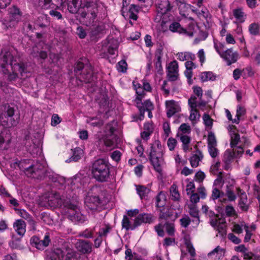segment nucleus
Segmentation results:
<instances>
[{
    "instance_id": "f257e3e1",
    "label": "nucleus",
    "mask_w": 260,
    "mask_h": 260,
    "mask_svg": "<svg viewBox=\"0 0 260 260\" xmlns=\"http://www.w3.org/2000/svg\"><path fill=\"white\" fill-rule=\"evenodd\" d=\"M9 64L11 66L12 71L8 76L10 81H14L17 78L22 77L23 74L26 73V67L24 63L18 62L16 57H14L11 52H7L0 59V71L5 74H8L7 68Z\"/></svg>"
},
{
    "instance_id": "f03ea898",
    "label": "nucleus",
    "mask_w": 260,
    "mask_h": 260,
    "mask_svg": "<svg viewBox=\"0 0 260 260\" xmlns=\"http://www.w3.org/2000/svg\"><path fill=\"white\" fill-rule=\"evenodd\" d=\"M164 149L160 141H155L151 146L149 159L154 170L159 174L162 171L161 165L164 162Z\"/></svg>"
},
{
    "instance_id": "7ed1b4c3",
    "label": "nucleus",
    "mask_w": 260,
    "mask_h": 260,
    "mask_svg": "<svg viewBox=\"0 0 260 260\" xmlns=\"http://www.w3.org/2000/svg\"><path fill=\"white\" fill-rule=\"evenodd\" d=\"M93 177L99 182H105L109 177L110 169L108 161L100 158L96 160L92 166Z\"/></svg>"
},
{
    "instance_id": "20e7f679",
    "label": "nucleus",
    "mask_w": 260,
    "mask_h": 260,
    "mask_svg": "<svg viewBox=\"0 0 260 260\" xmlns=\"http://www.w3.org/2000/svg\"><path fill=\"white\" fill-rule=\"evenodd\" d=\"M74 71L77 78L81 82L89 83L93 80V68L90 64L85 65L79 61L76 63Z\"/></svg>"
},
{
    "instance_id": "39448f33",
    "label": "nucleus",
    "mask_w": 260,
    "mask_h": 260,
    "mask_svg": "<svg viewBox=\"0 0 260 260\" xmlns=\"http://www.w3.org/2000/svg\"><path fill=\"white\" fill-rule=\"evenodd\" d=\"M64 260H81L78 254L74 249H66V254L60 249H56L50 256V260H58L63 257Z\"/></svg>"
},
{
    "instance_id": "423d86ee",
    "label": "nucleus",
    "mask_w": 260,
    "mask_h": 260,
    "mask_svg": "<svg viewBox=\"0 0 260 260\" xmlns=\"http://www.w3.org/2000/svg\"><path fill=\"white\" fill-rule=\"evenodd\" d=\"M30 161V159H23L20 161L16 160L11 164V166L14 168H19L23 171L28 177H34V173L35 171H34L33 168L35 166Z\"/></svg>"
},
{
    "instance_id": "0eeeda50",
    "label": "nucleus",
    "mask_w": 260,
    "mask_h": 260,
    "mask_svg": "<svg viewBox=\"0 0 260 260\" xmlns=\"http://www.w3.org/2000/svg\"><path fill=\"white\" fill-rule=\"evenodd\" d=\"M136 107L139 109L140 112L138 117L139 120L141 121L144 119L145 111L148 112L149 118H152V111L154 109V106L150 100H145L143 103H140L139 102V103H137V106Z\"/></svg>"
},
{
    "instance_id": "6e6552de",
    "label": "nucleus",
    "mask_w": 260,
    "mask_h": 260,
    "mask_svg": "<svg viewBox=\"0 0 260 260\" xmlns=\"http://www.w3.org/2000/svg\"><path fill=\"white\" fill-rule=\"evenodd\" d=\"M179 139L182 143V149L184 152H190L193 149L195 150L199 149V142L192 141V139L190 136H180Z\"/></svg>"
},
{
    "instance_id": "1a4fd4ad",
    "label": "nucleus",
    "mask_w": 260,
    "mask_h": 260,
    "mask_svg": "<svg viewBox=\"0 0 260 260\" xmlns=\"http://www.w3.org/2000/svg\"><path fill=\"white\" fill-rule=\"evenodd\" d=\"M9 20L7 24L10 27H15L21 20L22 13L16 6L9 9Z\"/></svg>"
},
{
    "instance_id": "9d476101",
    "label": "nucleus",
    "mask_w": 260,
    "mask_h": 260,
    "mask_svg": "<svg viewBox=\"0 0 260 260\" xmlns=\"http://www.w3.org/2000/svg\"><path fill=\"white\" fill-rule=\"evenodd\" d=\"M179 66L176 60L171 61L167 67V76L170 81H176L179 77Z\"/></svg>"
},
{
    "instance_id": "9b49d317",
    "label": "nucleus",
    "mask_w": 260,
    "mask_h": 260,
    "mask_svg": "<svg viewBox=\"0 0 260 260\" xmlns=\"http://www.w3.org/2000/svg\"><path fill=\"white\" fill-rule=\"evenodd\" d=\"M69 218L73 222L83 223L87 220L86 216L81 213L80 210L76 206H74L68 211Z\"/></svg>"
},
{
    "instance_id": "f8f14e48",
    "label": "nucleus",
    "mask_w": 260,
    "mask_h": 260,
    "mask_svg": "<svg viewBox=\"0 0 260 260\" xmlns=\"http://www.w3.org/2000/svg\"><path fill=\"white\" fill-rule=\"evenodd\" d=\"M84 203L87 209L93 211L99 209L101 201L98 196H93L88 193L85 198Z\"/></svg>"
},
{
    "instance_id": "ddd939ff",
    "label": "nucleus",
    "mask_w": 260,
    "mask_h": 260,
    "mask_svg": "<svg viewBox=\"0 0 260 260\" xmlns=\"http://www.w3.org/2000/svg\"><path fill=\"white\" fill-rule=\"evenodd\" d=\"M165 107L168 118H171L175 114L181 111V107L178 102L173 100L166 101Z\"/></svg>"
},
{
    "instance_id": "4468645a",
    "label": "nucleus",
    "mask_w": 260,
    "mask_h": 260,
    "mask_svg": "<svg viewBox=\"0 0 260 260\" xmlns=\"http://www.w3.org/2000/svg\"><path fill=\"white\" fill-rule=\"evenodd\" d=\"M85 6L87 9V13H82V17H86L87 16L90 19V23L93 22L97 17L98 12V5L93 2H88L86 3Z\"/></svg>"
},
{
    "instance_id": "2eb2a0df",
    "label": "nucleus",
    "mask_w": 260,
    "mask_h": 260,
    "mask_svg": "<svg viewBox=\"0 0 260 260\" xmlns=\"http://www.w3.org/2000/svg\"><path fill=\"white\" fill-rule=\"evenodd\" d=\"M220 56L226 62L228 66H230L237 61L239 54L237 52L234 51L232 48H230L222 53Z\"/></svg>"
},
{
    "instance_id": "dca6fc26",
    "label": "nucleus",
    "mask_w": 260,
    "mask_h": 260,
    "mask_svg": "<svg viewBox=\"0 0 260 260\" xmlns=\"http://www.w3.org/2000/svg\"><path fill=\"white\" fill-rule=\"evenodd\" d=\"M77 250L82 254H89L92 250V243L86 240L79 239L75 244Z\"/></svg>"
},
{
    "instance_id": "f3484780",
    "label": "nucleus",
    "mask_w": 260,
    "mask_h": 260,
    "mask_svg": "<svg viewBox=\"0 0 260 260\" xmlns=\"http://www.w3.org/2000/svg\"><path fill=\"white\" fill-rule=\"evenodd\" d=\"M211 225L218 232L221 237L226 235V225L224 219L218 218V220L211 219Z\"/></svg>"
},
{
    "instance_id": "a211bd4d",
    "label": "nucleus",
    "mask_w": 260,
    "mask_h": 260,
    "mask_svg": "<svg viewBox=\"0 0 260 260\" xmlns=\"http://www.w3.org/2000/svg\"><path fill=\"white\" fill-rule=\"evenodd\" d=\"M228 131L231 137L230 146L231 148H234L239 142H241L240 136L235 125H230L228 127Z\"/></svg>"
},
{
    "instance_id": "6ab92c4d",
    "label": "nucleus",
    "mask_w": 260,
    "mask_h": 260,
    "mask_svg": "<svg viewBox=\"0 0 260 260\" xmlns=\"http://www.w3.org/2000/svg\"><path fill=\"white\" fill-rule=\"evenodd\" d=\"M105 24L103 22L99 23L97 25H93L90 28L89 36L92 39L99 38L101 35L105 33Z\"/></svg>"
},
{
    "instance_id": "aec40b11",
    "label": "nucleus",
    "mask_w": 260,
    "mask_h": 260,
    "mask_svg": "<svg viewBox=\"0 0 260 260\" xmlns=\"http://www.w3.org/2000/svg\"><path fill=\"white\" fill-rule=\"evenodd\" d=\"M237 196L239 198V206L242 211H246L248 209L247 197L245 192L240 187L236 188Z\"/></svg>"
},
{
    "instance_id": "412c9836",
    "label": "nucleus",
    "mask_w": 260,
    "mask_h": 260,
    "mask_svg": "<svg viewBox=\"0 0 260 260\" xmlns=\"http://www.w3.org/2000/svg\"><path fill=\"white\" fill-rule=\"evenodd\" d=\"M156 6L158 12L161 15L171 11L173 8L169 0H157Z\"/></svg>"
},
{
    "instance_id": "4be33fe9",
    "label": "nucleus",
    "mask_w": 260,
    "mask_h": 260,
    "mask_svg": "<svg viewBox=\"0 0 260 260\" xmlns=\"http://www.w3.org/2000/svg\"><path fill=\"white\" fill-rule=\"evenodd\" d=\"M155 217L151 213L139 214L136 218L137 224L139 226L142 223L151 224L155 220Z\"/></svg>"
},
{
    "instance_id": "5701e85b",
    "label": "nucleus",
    "mask_w": 260,
    "mask_h": 260,
    "mask_svg": "<svg viewBox=\"0 0 260 260\" xmlns=\"http://www.w3.org/2000/svg\"><path fill=\"white\" fill-rule=\"evenodd\" d=\"M143 128L144 131L141 133V137L143 140L147 141L153 133L154 125L152 121L146 122L144 124Z\"/></svg>"
},
{
    "instance_id": "b1692460",
    "label": "nucleus",
    "mask_w": 260,
    "mask_h": 260,
    "mask_svg": "<svg viewBox=\"0 0 260 260\" xmlns=\"http://www.w3.org/2000/svg\"><path fill=\"white\" fill-rule=\"evenodd\" d=\"M204 155L202 152L198 149L192 154L189 159L191 166L192 168H197L200 165V162L203 159Z\"/></svg>"
},
{
    "instance_id": "393cba45",
    "label": "nucleus",
    "mask_w": 260,
    "mask_h": 260,
    "mask_svg": "<svg viewBox=\"0 0 260 260\" xmlns=\"http://www.w3.org/2000/svg\"><path fill=\"white\" fill-rule=\"evenodd\" d=\"M13 228L17 234L22 237L26 232V224L22 219H17L13 223Z\"/></svg>"
},
{
    "instance_id": "a878e982",
    "label": "nucleus",
    "mask_w": 260,
    "mask_h": 260,
    "mask_svg": "<svg viewBox=\"0 0 260 260\" xmlns=\"http://www.w3.org/2000/svg\"><path fill=\"white\" fill-rule=\"evenodd\" d=\"M233 15L236 22L239 23H242L245 22L247 15L244 12L243 8L238 7L233 10Z\"/></svg>"
},
{
    "instance_id": "bb28decb",
    "label": "nucleus",
    "mask_w": 260,
    "mask_h": 260,
    "mask_svg": "<svg viewBox=\"0 0 260 260\" xmlns=\"http://www.w3.org/2000/svg\"><path fill=\"white\" fill-rule=\"evenodd\" d=\"M117 135H103L101 140L107 147L114 148L116 143Z\"/></svg>"
},
{
    "instance_id": "cd10ccee",
    "label": "nucleus",
    "mask_w": 260,
    "mask_h": 260,
    "mask_svg": "<svg viewBox=\"0 0 260 260\" xmlns=\"http://www.w3.org/2000/svg\"><path fill=\"white\" fill-rule=\"evenodd\" d=\"M135 89L136 91V94L137 95V97L135 99V103L136 104V106H137V103L139 102L140 103H143L142 102V99L145 95V90L142 86V85L139 83H136L135 82L133 83Z\"/></svg>"
},
{
    "instance_id": "c85d7f7f",
    "label": "nucleus",
    "mask_w": 260,
    "mask_h": 260,
    "mask_svg": "<svg viewBox=\"0 0 260 260\" xmlns=\"http://www.w3.org/2000/svg\"><path fill=\"white\" fill-rule=\"evenodd\" d=\"M15 113V110L14 108L8 106L7 111L5 112V117H7V123L8 126H15L17 124L18 121L15 120L13 116Z\"/></svg>"
},
{
    "instance_id": "c756f323",
    "label": "nucleus",
    "mask_w": 260,
    "mask_h": 260,
    "mask_svg": "<svg viewBox=\"0 0 260 260\" xmlns=\"http://www.w3.org/2000/svg\"><path fill=\"white\" fill-rule=\"evenodd\" d=\"M158 210L159 220H167L173 215V211L167 206L159 208Z\"/></svg>"
},
{
    "instance_id": "7c9ffc66",
    "label": "nucleus",
    "mask_w": 260,
    "mask_h": 260,
    "mask_svg": "<svg viewBox=\"0 0 260 260\" xmlns=\"http://www.w3.org/2000/svg\"><path fill=\"white\" fill-rule=\"evenodd\" d=\"M122 227L126 231L134 230L138 226L137 224L136 218L134 220V223L132 224L129 218L126 215H124L121 222Z\"/></svg>"
},
{
    "instance_id": "2f4dec72",
    "label": "nucleus",
    "mask_w": 260,
    "mask_h": 260,
    "mask_svg": "<svg viewBox=\"0 0 260 260\" xmlns=\"http://www.w3.org/2000/svg\"><path fill=\"white\" fill-rule=\"evenodd\" d=\"M14 210L20 217L27 220L30 225L33 226L35 225V221L27 212L23 209H19L16 208H14Z\"/></svg>"
},
{
    "instance_id": "473e14b6",
    "label": "nucleus",
    "mask_w": 260,
    "mask_h": 260,
    "mask_svg": "<svg viewBox=\"0 0 260 260\" xmlns=\"http://www.w3.org/2000/svg\"><path fill=\"white\" fill-rule=\"evenodd\" d=\"M156 207L157 209L165 207L166 203V196L164 191H160L155 198Z\"/></svg>"
},
{
    "instance_id": "72a5a7b5",
    "label": "nucleus",
    "mask_w": 260,
    "mask_h": 260,
    "mask_svg": "<svg viewBox=\"0 0 260 260\" xmlns=\"http://www.w3.org/2000/svg\"><path fill=\"white\" fill-rule=\"evenodd\" d=\"M140 7L136 5H131L129 8V18L136 21L138 19V14L140 11Z\"/></svg>"
},
{
    "instance_id": "f704fd0d",
    "label": "nucleus",
    "mask_w": 260,
    "mask_h": 260,
    "mask_svg": "<svg viewBox=\"0 0 260 260\" xmlns=\"http://www.w3.org/2000/svg\"><path fill=\"white\" fill-rule=\"evenodd\" d=\"M177 7L178 8L179 14L182 17L187 18L189 10L191 8V6L187 3H184L180 4V5Z\"/></svg>"
},
{
    "instance_id": "c9c22d12",
    "label": "nucleus",
    "mask_w": 260,
    "mask_h": 260,
    "mask_svg": "<svg viewBox=\"0 0 260 260\" xmlns=\"http://www.w3.org/2000/svg\"><path fill=\"white\" fill-rule=\"evenodd\" d=\"M116 129L117 123L114 121H111L106 125L104 135H116L114 133L116 131Z\"/></svg>"
},
{
    "instance_id": "e433bc0d",
    "label": "nucleus",
    "mask_w": 260,
    "mask_h": 260,
    "mask_svg": "<svg viewBox=\"0 0 260 260\" xmlns=\"http://www.w3.org/2000/svg\"><path fill=\"white\" fill-rule=\"evenodd\" d=\"M170 197L172 200L174 201H178L180 199V195L177 186L173 184L170 188Z\"/></svg>"
},
{
    "instance_id": "4c0bfd02",
    "label": "nucleus",
    "mask_w": 260,
    "mask_h": 260,
    "mask_svg": "<svg viewBox=\"0 0 260 260\" xmlns=\"http://www.w3.org/2000/svg\"><path fill=\"white\" fill-rule=\"evenodd\" d=\"M136 186L137 192L141 199L147 197L150 192V189L148 187L141 185H137Z\"/></svg>"
},
{
    "instance_id": "58836bf2",
    "label": "nucleus",
    "mask_w": 260,
    "mask_h": 260,
    "mask_svg": "<svg viewBox=\"0 0 260 260\" xmlns=\"http://www.w3.org/2000/svg\"><path fill=\"white\" fill-rule=\"evenodd\" d=\"M191 133V127L189 125L186 123H182L179 127L178 136L180 137L181 136H189Z\"/></svg>"
},
{
    "instance_id": "ea45409f",
    "label": "nucleus",
    "mask_w": 260,
    "mask_h": 260,
    "mask_svg": "<svg viewBox=\"0 0 260 260\" xmlns=\"http://www.w3.org/2000/svg\"><path fill=\"white\" fill-rule=\"evenodd\" d=\"M190 115L189 119L191 121L192 124L196 123L200 119V114L197 108H190Z\"/></svg>"
},
{
    "instance_id": "a19ab883",
    "label": "nucleus",
    "mask_w": 260,
    "mask_h": 260,
    "mask_svg": "<svg viewBox=\"0 0 260 260\" xmlns=\"http://www.w3.org/2000/svg\"><path fill=\"white\" fill-rule=\"evenodd\" d=\"M224 250L219 246H217L214 249L208 254L209 257L215 255V259H220L224 256Z\"/></svg>"
},
{
    "instance_id": "79ce46f5",
    "label": "nucleus",
    "mask_w": 260,
    "mask_h": 260,
    "mask_svg": "<svg viewBox=\"0 0 260 260\" xmlns=\"http://www.w3.org/2000/svg\"><path fill=\"white\" fill-rule=\"evenodd\" d=\"M80 7L79 0H72L69 1L68 4V9L69 12L75 14L78 11Z\"/></svg>"
},
{
    "instance_id": "37998d69",
    "label": "nucleus",
    "mask_w": 260,
    "mask_h": 260,
    "mask_svg": "<svg viewBox=\"0 0 260 260\" xmlns=\"http://www.w3.org/2000/svg\"><path fill=\"white\" fill-rule=\"evenodd\" d=\"M169 30L172 32H177L180 34H185L186 30L181 27L177 22H172L169 26Z\"/></svg>"
},
{
    "instance_id": "c03bdc74",
    "label": "nucleus",
    "mask_w": 260,
    "mask_h": 260,
    "mask_svg": "<svg viewBox=\"0 0 260 260\" xmlns=\"http://www.w3.org/2000/svg\"><path fill=\"white\" fill-rule=\"evenodd\" d=\"M177 58L180 61H185L190 59L193 60L196 56L190 52H179L177 54Z\"/></svg>"
},
{
    "instance_id": "a18cd8bd",
    "label": "nucleus",
    "mask_w": 260,
    "mask_h": 260,
    "mask_svg": "<svg viewBox=\"0 0 260 260\" xmlns=\"http://www.w3.org/2000/svg\"><path fill=\"white\" fill-rule=\"evenodd\" d=\"M95 230V227L93 228H87L85 230L80 232L78 236L83 237L86 239H90L93 237L94 232Z\"/></svg>"
},
{
    "instance_id": "49530a36",
    "label": "nucleus",
    "mask_w": 260,
    "mask_h": 260,
    "mask_svg": "<svg viewBox=\"0 0 260 260\" xmlns=\"http://www.w3.org/2000/svg\"><path fill=\"white\" fill-rule=\"evenodd\" d=\"M235 157V152L230 149L226 150L223 155V161L225 164H230Z\"/></svg>"
},
{
    "instance_id": "de8ad7c7",
    "label": "nucleus",
    "mask_w": 260,
    "mask_h": 260,
    "mask_svg": "<svg viewBox=\"0 0 260 260\" xmlns=\"http://www.w3.org/2000/svg\"><path fill=\"white\" fill-rule=\"evenodd\" d=\"M39 6L44 10L53 9L55 7L52 0H39Z\"/></svg>"
},
{
    "instance_id": "09e8293b",
    "label": "nucleus",
    "mask_w": 260,
    "mask_h": 260,
    "mask_svg": "<svg viewBox=\"0 0 260 260\" xmlns=\"http://www.w3.org/2000/svg\"><path fill=\"white\" fill-rule=\"evenodd\" d=\"M245 112L246 110L244 107L240 105L238 106L236 110V118L233 119V123L238 124L241 117L245 115Z\"/></svg>"
},
{
    "instance_id": "8fccbe9b",
    "label": "nucleus",
    "mask_w": 260,
    "mask_h": 260,
    "mask_svg": "<svg viewBox=\"0 0 260 260\" xmlns=\"http://www.w3.org/2000/svg\"><path fill=\"white\" fill-rule=\"evenodd\" d=\"M248 30L250 34L253 36L259 35L260 25L258 23H252L249 25Z\"/></svg>"
},
{
    "instance_id": "3c124183",
    "label": "nucleus",
    "mask_w": 260,
    "mask_h": 260,
    "mask_svg": "<svg viewBox=\"0 0 260 260\" xmlns=\"http://www.w3.org/2000/svg\"><path fill=\"white\" fill-rule=\"evenodd\" d=\"M247 224L244 222H241L240 223H234L232 228V231L237 234H240L243 233V229L245 228Z\"/></svg>"
},
{
    "instance_id": "603ef678",
    "label": "nucleus",
    "mask_w": 260,
    "mask_h": 260,
    "mask_svg": "<svg viewBox=\"0 0 260 260\" xmlns=\"http://www.w3.org/2000/svg\"><path fill=\"white\" fill-rule=\"evenodd\" d=\"M50 240L48 235H45L43 240H40L38 242L36 248L39 250L44 249V248L48 246Z\"/></svg>"
},
{
    "instance_id": "864d4df0",
    "label": "nucleus",
    "mask_w": 260,
    "mask_h": 260,
    "mask_svg": "<svg viewBox=\"0 0 260 260\" xmlns=\"http://www.w3.org/2000/svg\"><path fill=\"white\" fill-rule=\"evenodd\" d=\"M214 47L216 50V51L218 53V54L220 56L222 53L224 52V49L225 48V45L223 43L219 42L218 40L216 39H214Z\"/></svg>"
},
{
    "instance_id": "5fc2aeb1",
    "label": "nucleus",
    "mask_w": 260,
    "mask_h": 260,
    "mask_svg": "<svg viewBox=\"0 0 260 260\" xmlns=\"http://www.w3.org/2000/svg\"><path fill=\"white\" fill-rule=\"evenodd\" d=\"M165 227L168 235L170 236H173L175 234V224L173 222H166Z\"/></svg>"
},
{
    "instance_id": "6e6d98bb",
    "label": "nucleus",
    "mask_w": 260,
    "mask_h": 260,
    "mask_svg": "<svg viewBox=\"0 0 260 260\" xmlns=\"http://www.w3.org/2000/svg\"><path fill=\"white\" fill-rule=\"evenodd\" d=\"M201 78L202 81L205 82L208 80H214L216 76L211 72H205L202 73Z\"/></svg>"
},
{
    "instance_id": "4d7b16f0",
    "label": "nucleus",
    "mask_w": 260,
    "mask_h": 260,
    "mask_svg": "<svg viewBox=\"0 0 260 260\" xmlns=\"http://www.w3.org/2000/svg\"><path fill=\"white\" fill-rule=\"evenodd\" d=\"M82 155V150H76L74 151V154L71 158L66 160L67 162H70L71 161H77L81 159Z\"/></svg>"
},
{
    "instance_id": "13d9d810",
    "label": "nucleus",
    "mask_w": 260,
    "mask_h": 260,
    "mask_svg": "<svg viewBox=\"0 0 260 260\" xmlns=\"http://www.w3.org/2000/svg\"><path fill=\"white\" fill-rule=\"evenodd\" d=\"M59 195L57 194H52L51 197H49L48 200V204L51 206H56L59 203Z\"/></svg>"
},
{
    "instance_id": "bf43d9fd",
    "label": "nucleus",
    "mask_w": 260,
    "mask_h": 260,
    "mask_svg": "<svg viewBox=\"0 0 260 260\" xmlns=\"http://www.w3.org/2000/svg\"><path fill=\"white\" fill-rule=\"evenodd\" d=\"M217 146V141L214 134L210 132L209 133L207 139V146Z\"/></svg>"
},
{
    "instance_id": "052dcab7",
    "label": "nucleus",
    "mask_w": 260,
    "mask_h": 260,
    "mask_svg": "<svg viewBox=\"0 0 260 260\" xmlns=\"http://www.w3.org/2000/svg\"><path fill=\"white\" fill-rule=\"evenodd\" d=\"M111 228L108 224H106L104 228H101L98 233L99 237L106 238L107 234L110 232Z\"/></svg>"
},
{
    "instance_id": "680f3d73",
    "label": "nucleus",
    "mask_w": 260,
    "mask_h": 260,
    "mask_svg": "<svg viewBox=\"0 0 260 260\" xmlns=\"http://www.w3.org/2000/svg\"><path fill=\"white\" fill-rule=\"evenodd\" d=\"M189 213L190 215L199 220V211L194 205H191L189 206Z\"/></svg>"
},
{
    "instance_id": "e2e57ef3",
    "label": "nucleus",
    "mask_w": 260,
    "mask_h": 260,
    "mask_svg": "<svg viewBox=\"0 0 260 260\" xmlns=\"http://www.w3.org/2000/svg\"><path fill=\"white\" fill-rule=\"evenodd\" d=\"M35 167L33 168V170L35 171V173H34V177H32V178L37 177L39 176H40L41 174L43 173V166L40 164L37 163L36 165H33Z\"/></svg>"
},
{
    "instance_id": "0e129e2a",
    "label": "nucleus",
    "mask_w": 260,
    "mask_h": 260,
    "mask_svg": "<svg viewBox=\"0 0 260 260\" xmlns=\"http://www.w3.org/2000/svg\"><path fill=\"white\" fill-rule=\"evenodd\" d=\"M208 150L212 158H215L219 155V150L217 146H208Z\"/></svg>"
},
{
    "instance_id": "69168bd1",
    "label": "nucleus",
    "mask_w": 260,
    "mask_h": 260,
    "mask_svg": "<svg viewBox=\"0 0 260 260\" xmlns=\"http://www.w3.org/2000/svg\"><path fill=\"white\" fill-rule=\"evenodd\" d=\"M127 63L125 60H121L117 64V70L118 72L125 73L127 70Z\"/></svg>"
},
{
    "instance_id": "338daca9",
    "label": "nucleus",
    "mask_w": 260,
    "mask_h": 260,
    "mask_svg": "<svg viewBox=\"0 0 260 260\" xmlns=\"http://www.w3.org/2000/svg\"><path fill=\"white\" fill-rule=\"evenodd\" d=\"M244 260H260V255L250 251L244 255Z\"/></svg>"
},
{
    "instance_id": "774afa93",
    "label": "nucleus",
    "mask_w": 260,
    "mask_h": 260,
    "mask_svg": "<svg viewBox=\"0 0 260 260\" xmlns=\"http://www.w3.org/2000/svg\"><path fill=\"white\" fill-rule=\"evenodd\" d=\"M165 224L159 223L158 224L154 226V230L157 233L158 236L160 237H164L165 236V231L164 230Z\"/></svg>"
}]
</instances>
